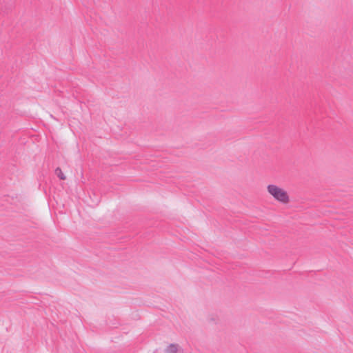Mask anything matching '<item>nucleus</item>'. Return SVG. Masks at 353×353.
I'll return each mask as SVG.
<instances>
[{
  "mask_svg": "<svg viewBox=\"0 0 353 353\" xmlns=\"http://www.w3.org/2000/svg\"><path fill=\"white\" fill-rule=\"evenodd\" d=\"M268 193L274 199L282 203H288L290 201L289 196L285 190L278 187L276 185H268L267 187Z\"/></svg>",
  "mask_w": 353,
  "mask_h": 353,
  "instance_id": "nucleus-1",
  "label": "nucleus"
},
{
  "mask_svg": "<svg viewBox=\"0 0 353 353\" xmlns=\"http://www.w3.org/2000/svg\"><path fill=\"white\" fill-rule=\"evenodd\" d=\"M166 353H183V349L176 343L170 344L165 349Z\"/></svg>",
  "mask_w": 353,
  "mask_h": 353,
  "instance_id": "nucleus-2",
  "label": "nucleus"
},
{
  "mask_svg": "<svg viewBox=\"0 0 353 353\" xmlns=\"http://www.w3.org/2000/svg\"><path fill=\"white\" fill-rule=\"evenodd\" d=\"M55 174L61 180H65V176L63 173L61 169L60 168H57L55 170Z\"/></svg>",
  "mask_w": 353,
  "mask_h": 353,
  "instance_id": "nucleus-3",
  "label": "nucleus"
}]
</instances>
